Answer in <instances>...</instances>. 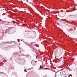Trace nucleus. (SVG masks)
Masks as SVG:
<instances>
[{
  "instance_id": "obj_5",
  "label": "nucleus",
  "mask_w": 77,
  "mask_h": 77,
  "mask_svg": "<svg viewBox=\"0 0 77 77\" xmlns=\"http://www.w3.org/2000/svg\"><path fill=\"white\" fill-rule=\"evenodd\" d=\"M48 69V68H45V69Z\"/></svg>"
},
{
  "instance_id": "obj_2",
  "label": "nucleus",
  "mask_w": 77,
  "mask_h": 77,
  "mask_svg": "<svg viewBox=\"0 0 77 77\" xmlns=\"http://www.w3.org/2000/svg\"><path fill=\"white\" fill-rule=\"evenodd\" d=\"M60 74L62 76H63V77L65 76V73H63V72H61L60 73Z\"/></svg>"
},
{
  "instance_id": "obj_8",
  "label": "nucleus",
  "mask_w": 77,
  "mask_h": 77,
  "mask_svg": "<svg viewBox=\"0 0 77 77\" xmlns=\"http://www.w3.org/2000/svg\"><path fill=\"white\" fill-rule=\"evenodd\" d=\"M0 21H2V20L0 19Z\"/></svg>"
},
{
  "instance_id": "obj_1",
  "label": "nucleus",
  "mask_w": 77,
  "mask_h": 77,
  "mask_svg": "<svg viewBox=\"0 0 77 77\" xmlns=\"http://www.w3.org/2000/svg\"><path fill=\"white\" fill-rule=\"evenodd\" d=\"M31 63L32 65L33 66H35V65H36V63L35 62V61L34 60H33L31 61Z\"/></svg>"
},
{
  "instance_id": "obj_10",
  "label": "nucleus",
  "mask_w": 77,
  "mask_h": 77,
  "mask_svg": "<svg viewBox=\"0 0 77 77\" xmlns=\"http://www.w3.org/2000/svg\"><path fill=\"white\" fill-rule=\"evenodd\" d=\"M61 71H62V70H61Z\"/></svg>"
},
{
  "instance_id": "obj_6",
  "label": "nucleus",
  "mask_w": 77,
  "mask_h": 77,
  "mask_svg": "<svg viewBox=\"0 0 77 77\" xmlns=\"http://www.w3.org/2000/svg\"><path fill=\"white\" fill-rule=\"evenodd\" d=\"M25 44H26V45H28V44H27V43L26 42H25Z\"/></svg>"
},
{
  "instance_id": "obj_3",
  "label": "nucleus",
  "mask_w": 77,
  "mask_h": 77,
  "mask_svg": "<svg viewBox=\"0 0 77 77\" xmlns=\"http://www.w3.org/2000/svg\"><path fill=\"white\" fill-rule=\"evenodd\" d=\"M42 68H44V66H40V69H43L44 70V69H42Z\"/></svg>"
},
{
  "instance_id": "obj_4",
  "label": "nucleus",
  "mask_w": 77,
  "mask_h": 77,
  "mask_svg": "<svg viewBox=\"0 0 77 77\" xmlns=\"http://www.w3.org/2000/svg\"><path fill=\"white\" fill-rule=\"evenodd\" d=\"M66 69H67L69 71H71V69H70V68L67 67L66 68Z\"/></svg>"
},
{
  "instance_id": "obj_9",
  "label": "nucleus",
  "mask_w": 77,
  "mask_h": 77,
  "mask_svg": "<svg viewBox=\"0 0 77 77\" xmlns=\"http://www.w3.org/2000/svg\"><path fill=\"white\" fill-rule=\"evenodd\" d=\"M37 61H35V62H36Z\"/></svg>"
},
{
  "instance_id": "obj_12",
  "label": "nucleus",
  "mask_w": 77,
  "mask_h": 77,
  "mask_svg": "<svg viewBox=\"0 0 77 77\" xmlns=\"http://www.w3.org/2000/svg\"><path fill=\"white\" fill-rule=\"evenodd\" d=\"M43 77H44V76H43Z\"/></svg>"
},
{
  "instance_id": "obj_11",
  "label": "nucleus",
  "mask_w": 77,
  "mask_h": 77,
  "mask_svg": "<svg viewBox=\"0 0 77 77\" xmlns=\"http://www.w3.org/2000/svg\"><path fill=\"white\" fill-rule=\"evenodd\" d=\"M26 1H27V0Z\"/></svg>"
},
{
  "instance_id": "obj_7",
  "label": "nucleus",
  "mask_w": 77,
  "mask_h": 77,
  "mask_svg": "<svg viewBox=\"0 0 77 77\" xmlns=\"http://www.w3.org/2000/svg\"><path fill=\"white\" fill-rule=\"evenodd\" d=\"M36 59H37L38 56H36Z\"/></svg>"
}]
</instances>
